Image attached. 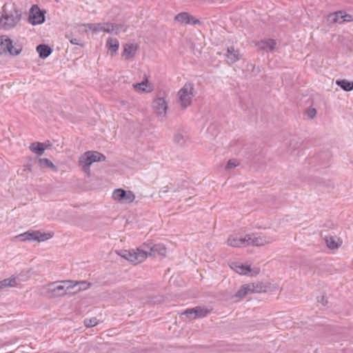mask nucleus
Masks as SVG:
<instances>
[{
	"mask_svg": "<svg viewBox=\"0 0 353 353\" xmlns=\"http://www.w3.org/2000/svg\"><path fill=\"white\" fill-rule=\"evenodd\" d=\"M323 305H325L327 303V300L325 299V297L323 296L321 298V300H319Z\"/></svg>",
	"mask_w": 353,
	"mask_h": 353,
	"instance_id": "nucleus-43",
	"label": "nucleus"
},
{
	"mask_svg": "<svg viewBox=\"0 0 353 353\" xmlns=\"http://www.w3.org/2000/svg\"><path fill=\"white\" fill-rule=\"evenodd\" d=\"M74 288L72 281H58L48 284L46 287V292L50 298H55L72 294L71 290Z\"/></svg>",
	"mask_w": 353,
	"mask_h": 353,
	"instance_id": "nucleus-2",
	"label": "nucleus"
},
{
	"mask_svg": "<svg viewBox=\"0 0 353 353\" xmlns=\"http://www.w3.org/2000/svg\"><path fill=\"white\" fill-rule=\"evenodd\" d=\"M154 250L152 241L145 242L140 248L132 250H121L119 255L134 264L143 262Z\"/></svg>",
	"mask_w": 353,
	"mask_h": 353,
	"instance_id": "nucleus-1",
	"label": "nucleus"
},
{
	"mask_svg": "<svg viewBox=\"0 0 353 353\" xmlns=\"http://www.w3.org/2000/svg\"><path fill=\"white\" fill-rule=\"evenodd\" d=\"M316 110L315 108H308L307 110V114L308 117H310V119L314 118V117L316 116Z\"/></svg>",
	"mask_w": 353,
	"mask_h": 353,
	"instance_id": "nucleus-39",
	"label": "nucleus"
},
{
	"mask_svg": "<svg viewBox=\"0 0 353 353\" xmlns=\"http://www.w3.org/2000/svg\"><path fill=\"white\" fill-rule=\"evenodd\" d=\"M106 46L108 50L116 52L119 47V41L117 39L110 37L107 40Z\"/></svg>",
	"mask_w": 353,
	"mask_h": 353,
	"instance_id": "nucleus-27",
	"label": "nucleus"
},
{
	"mask_svg": "<svg viewBox=\"0 0 353 353\" xmlns=\"http://www.w3.org/2000/svg\"><path fill=\"white\" fill-rule=\"evenodd\" d=\"M89 160L93 163L95 162L104 161L106 159L105 156L97 151H87L85 152Z\"/></svg>",
	"mask_w": 353,
	"mask_h": 353,
	"instance_id": "nucleus-20",
	"label": "nucleus"
},
{
	"mask_svg": "<svg viewBox=\"0 0 353 353\" xmlns=\"http://www.w3.org/2000/svg\"><path fill=\"white\" fill-rule=\"evenodd\" d=\"M341 15H343V11H338L334 13H331L327 16V20L332 23H341Z\"/></svg>",
	"mask_w": 353,
	"mask_h": 353,
	"instance_id": "nucleus-28",
	"label": "nucleus"
},
{
	"mask_svg": "<svg viewBox=\"0 0 353 353\" xmlns=\"http://www.w3.org/2000/svg\"><path fill=\"white\" fill-rule=\"evenodd\" d=\"M209 311L207 309L201 307H196L194 308L186 310L184 314H186L190 319H194L196 316L204 317L208 314Z\"/></svg>",
	"mask_w": 353,
	"mask_h": 353,
	"instance_id": "nucleus-14",
	"label": "nucleus"
},
{
	"mask_svg": "<svg viewBox=\"0 0 353 353\" xmlns=\"http://www.w3.org/2000/svg\"><path fill=\"white\" fill-rule=\"evenodd\" d=\"M92 164V163L89 160L85 152L79 159V165L88 176L90 174V165Z\"/></svg>",
	"mask_w": 353,
	"mask_h": 353,
	"instance_id": "nucleus-15",
	"label": "nucleus"
},
{
	"mask_svg": "<svg viewBox=\"0 0 353 353\" xmlns=\"http://www.w3.org/2000/svg\"><path fill=\"white\" fill-rule=\"evenodd\" d=\"M321 156H325V157H329V156H330V155H329V154H328L327 152H326V153H323V154H321Z\"/></svg>",
	"mask_w": 353,
	"mask_h": 353,
	"instance_id": "nucleus-45",
	"label": "nucleus"
},
{
	"mask_svg": "<svg viewBox=\"0 0 353 353\" xmlns=\"http://www.w3.org/2000/svg\"><path fill=\"white\" fill-rule=\"evenodd\" d=\"M36 49L39 57L43 59L48 57L52 52V49L47 44H39Z\"/></svg>",
	"mask_w": 353,
	"mask_h": 353,
	"instance_id": "nucleus-18",
	"label": "nucleus"
},
{
	"mask_svg": "<svg viewBox=\"0 0 353 353\" xmlns=\"http://www.w3.org/2000/svg\"><path fill=\"white\" fill-rule=\"evenodd\" d=\"M170 185H171L170 187L165 186L160 190V191H159V196L160 197H162L163 194L167 193L169 191H171L173 194H175V193L179 192L183 190L182 188H181V189L175 188L172 184H170Z\"/></svg>",
	"mask_w": 353,
	"mask_h": 353,
	"instance_id": "nucleus-30",
	"label": "nucleus"
},
{
	"mask_svg": "<svg viewBox=\"0 0 353 353\" xmlns=\"http://www.w3.org/2000/svg\"><path fill=\"white\" fill-rule=\"evenodd\" d=\"M28 170L30 172L31 171V168L29 167L28 168Z\"/></svg>",
	"mask_w": 353,
	"mask_h": 353,
	"instance_id": "nucleus-46",
	"label": "nucleus"
},
{
	"mask_svg": "<svg viewBox=\"0 0 353 353\" xmlns=\"http://www.w3.org/2000/svg\"><path fill=\"white\" fill-rule=\"evenodd\" d=\"M239 165L238 161L236 159H230L228 161L225 169L230 170L236 168Z\"/></svg>",
	"mask_w": 353,
	"mask_h": 353,
	"instance_id": "nucleus-37",
	"label": "nucleus"
},
{
	"mask_svg": "<svg viewBox=\"0 0 353 353\" xmlns=\"http://www.w3.org/2000/svg\"><path fill=\"white\" fill-rule=\"evenodd\" d=\"M21 13L15 7L10 11L6 8L3 9V13L0 17V28L8 30L14 28L21 20Z\"/></svg>",
	"mask_w": 353,
	"mask_h": 353,
	"instance_id": "nucleus-3",
	"label": "nucleus"
},
{
	"mask_svg": "<svg viewBox=\"0 0 353 353\" xmlns=\"http://www.w3.org/2000/svg\"><path fill=\"white\" fill-rule=\"evenodd\" d=\"M103 28H104L103 32H105L112 33L114 32L116 34H117L121 28V26L112 23H103Z\"/></svg>",
	"mask_w": 353,
	"mask_h": 353,
	"instance_id": "nucleus-26",
	"label": "nucleus"
},
{
	"mask_svg": "<svg viewBox=\"0 0 353 353\" xmlns=\"http://www.w3.org/2000/svg\"><path fill=\"white\" fill-rule=\"evenodd\" d=\"M276 41L274 39H268L259 41L256 46L261 50L265 51H272L276 46Z\"/></svg>",
	"mask_w": 353,
	"mask_h": 353,
	"instance_id": "nucleus-16",
	"label": "nucleus"
},
{
	"mask_svg": "<svg viewBox=\"0 0 353 353\" xmlns=\"http://www.w3.org/2000/svg\"><path fill=\"white\" fill-rule=\"evenodd\" d=\"M17 284L15 278H8L0 281V289L7 287H14Z\"/></svg>",
	"mask_w": 353,
	"mask_h": 353,
	"instance_id": "nucleus-29",
	"label": "nucleus"
},
{
	"mask_svg": "<svg viewBox=\"0 0 353 353\" xmlns=\"http://www.w3.org/2000/svg\"><path fill=\"white\" fill-rule=\"evenodd\" d=\"M231 268L239 274L248 275L252 271L250 266L238 263H233Z\"/></svg>",
	"mask_w": 353,
	"mask_h": 353,
	"instance_id": "nucleus-19",
	"label": "nucleus"
},
{
	"mask_svg": "<svg viewBox=\"0 0 353 353\" xmlns=\"http://www.w3.org/2000/svg\"><path fill=\"white\" fill-rule=\"evenodd\" d=\"M174 141L179 145H183L185 143V139L182 134L176 133L174 136Z\"/></svg>",
	"mask_w": 353,
	"mask_h": 353,
	"instance_id": "nucleus-34",
	"label": "nucleus"
},
{
	"mask_svg": "<svg viewBox=\"0 0 353 353\" xmlns=\"http://www.w3.org/2000/svg\"><path fill=\"white\" fill-rule=\"evenodd\" d=\"M261 290L260 289L254 288V283H250L243 285L234 295V297L243 299L249 293H258Z\"/></svg>",
	"mask_w": 353,
	"mask_h": 353,
	"instance_id": "nucleus-12",
	"label": "nucleus"
},
{
	"mask_svg": "<svg viewBox=\"0 0 353 353\" xmlns=\"http://www.w3.org/2000/svg\"><path fill=\"white\" fill-rule=\"evenodd\" d=\"M136 91L143 93L149 92L152 90V87L148 85V80L143 81L141 83L133 85Z\"/></svg>",
	"mask_w": 353,
	"mask_h": 353,
	"instance_id": "nucleus-22",
	"label": "nucleus"
},
{
	"mask_svg": "<svg viewBox=\"0 0 353 353\" xmlns=\"http://www.w3.org/2000/svg\"><path fill=\"white\" fill-rule=\"evenodd\" d=\"M30 150L37 155H41L46 150V146L43 143L33 142L30 145Z\"/></svg>",
	"mask_w": 353,
	"mask_h": 353,
	"instance_id": "nucleus-23",
	"label": "nucleus"
},
{
	"mask_svg": "<svg viewBox=\"0 0 353 353\" xmlns=\"http://www.w3.org/2000/svg\"><path fill=\"white\" fill-rule=\"evenodd\" d=\"M172 199L173 200H175V199H181V197H178L176 195H172V197H171Z\"/></svg>",
	"mask_w": 353,
	"mask_h": 353,
	"instance_id": "nucleus-44",
	"label": "nucleus"
},
{
	"mask_svg": "<svg viewBox=\"0 0 353 353\" xmlns=\"http://www.w3.org/2000/svg\"><path fill=\"white\" fill-rule=\"evenodd\" d=\"M165 93L156 95V117L162 121L166 117L168 103L164 98Z\"/></svg>",
	"mask_w": 353,
	"mask_h": 353,
	"instance_id": "nucleus-7",
	"label": "nucleus"
},
{
	"mask_svg": "<svg viewBox=\"0 0 353 353\" xmlns=\"http://www.w3.org/2000/svg\"><path fill=\"white\" fill-rule=\"evenodd\" d=\"M228 244L234 248L248 245L247 234L245 236L244 238L230 236L228 239Z\"/></svg>",
	"mask_w": 353,
	"mask_h": 353,
	"instance_id": "nucleus-17",
	"label": "nucleus"
},
{
	"mask_svg": "<svg viewBox=\"0 0 353 353\" xmlns=\"http://www.w3.org/2000/svg\"><path fill=\"white\" fill-rule=\"evenodd\" d=\"M103 23H94V32H103Z\"/></svg>",
	"mask_w": 353,
	"mask_h": 353,
	"instance_id": "nucleus-40",
	"label": "nucleus"
},
{
	"mask_svg": "<svg viewBox=\"0 0 353 353\" xmlns=\"http://www.w3.org/2000/svg\"><path fill=\"white\" fill-rule=\"evenodd\" d=\"M28 21L34 26L44 23L45 12L41 10L38 6H32L30 10Z\"/></svg>",
	"mask_w": 353,
	"mask_h": 353,
	"instance_id": "nucleus-6",
	"label": "nucleus"
},
{
	"mask_svg": "<svg viewBox=\"0 0 353 353\" xmlns=\"http://www.w3.org/2000/svg\"><path fill=\"white\" fill-rule=\"evenodd\" d=\"M0 54L8 52L12 56H17L22 51V46L15 43L13 45L12 41L6 36L0 37Z\"/></svg>",
	"mask_w": 353,
	"mask_h": 353,
	"instance_id": "nucleus-5",
	"label": "nucleus"
},
{
	"mask_svg": "<svg viewBox=\"0 0 353 353\" xmlns=\"http://www.w3.org/2000/svg\"><path fill=\"white\" fill-rule=\"evenodd\" d=\"M174 21L185 24L197 25L201 23V21L198 19H196L186 12H183L176 14L174 17Z\"/></svg>",
	"mask_w": 353,
	"mask_h": 353,
	"instance_id": "nucleus-11",
	"label": "nucleus"
},
{
	"mask_svg": "<svg viewBox=\"0 0 353 353\" xmlns=\"http://www.w3.org/2000/svg\"><path fill=\"white\" fill-rule=\"evenodd\" d=\"M73 285H74V287L79 285V287L78 290H77V291L85 290L90 285V284L87 283L85 281L76 282L75 283H73Z\"/></svg>",
	"mask_w": 353,
	"mask_h": 353,
	"instance_id": "nucleus-36",
	"label": "nucleus"
},
{
	"mask_svg": "<svg viewBox=\"0 0 353 353\" xmlns=\"http://www.w3.org/2000/svg\"><path fill=\"white\" fill-rule=\"evenodd\" d=\"M112 198L118 201L132 203L135 199V195L132 191H125L123 189L119 188L114 190Z\"/></svg>",
	"mask_w": 353,
	"mask_h": 353,
	"instance_id": "nucleus-9",
	"label": "nucleus"
},
{
	"mask_svg": "<svg viewBox=\"0 0 353 353\" xmlns=\"http://www.w3.org/2000/svg\"><path fill=\"white\" fill-rule=\"evenodd\" d=\"M248 245L262 246L271 243L274 241L273 237L267 236H256L254 234H247Z\"/></svg>",
	"mask_w": 353,
	"mask_h": 353,
	"instance_id": "nucleus-8",
	"label": "nucleus"
},
{
	"mask_svg": "<svg viewBox=\"0 0 353 353\" xmlns=\"http://www.w3.org/2000/svg\"><path fill=\"white\" fill-rule=\"evenodd\" d=\"M156 252L158 253L162 257H165L166 256L167 249L164 244L163 243H156Z\"/></svg>",
	"mask_w": 353,
	"mask_h": 353,
	"instance_id": "nucleus-32",
	"label": "nucleus"
},
{
	"mask_svg": "<svg viewBox=\"0 0 353 353\" xmlns=\"http://www.w3.org/2000/svg\"><path fill=\"white\" fill-rule=\"evenodd\" d=\"M98 324L97 318L85 319L84 320V325L87 327H92Z\"/></svg>",
	"mask_w": 353,
	"mask_h": 353,
	"instance_id": "nucleus-33",
	"label": "nucleus"
},
{
	"mask_svg": "<svg viewBox=\"0 0 353 353\" xmlns=\"http://www.w3.org/2000/svg\"><path fill=\"white\" fill-rule=\"evenodd\" d=\"M38 163L41 168H51L54 172L57 171V167L48 159H39Z\"/></svg>",
	"mask_w": 353,
	"mask_h": 353,
	"instance_id": "nucleus-25",
	"label": "nucleus"
},
{
	"mask_svg": "<svg viewBox=\"0 0 353 353\" xmlns=\"http://www.w3.org/2000/svg\"><path fill=\"white\" fill-rule=\"evenodd\" d=\"M226 61L229 65H232L242 57L239 50L235 49L234 47L228 48L227 52L225 54Z\"/></svg>",
	"mask_w": 353,
	"mask_h": 353,
	"instance_id": "nucleus-13",
	"label": "nucleus"
},
{
	"mask_svg": "<svg viewBox=\"0 0 353 353\" xmlns=\"http://www.w3.org/2000/svg\"><path fill=\"white\" fill-rule=\"evenodd\" d=\"M254 288L255 289H260V288H261V290L259 293L265 291V286L262 283H259L254 284Z\"/></svg>",
	"mask_w": 353,
	"mask_h": 353,
	"instance_id": "nucleus-42",
	"label": "nucleus"
},
{
	"mask_svg": "<svg viewBox=\"0 0 353 353\" xmlns=\"http://www.w3.org/2000/svg\"><path fill=\"white\" fill-rule=\"evenodd\" d=\"M137 50V47L132 43H127L124 46V49L123 52V56L125 57V59H128L134 56Z\"/></svg>",
	"mask_w": 353,
	"mask_h": 353,
	"instance_id": "nucleus-21",
	"label": "nucleus"
},
{
	"mask_svg": "<svg viewBox=\"0 0 353 353\" xmlns=\"http://www.w3.org/2000/svg\"><path fill=\"white\" fill-rule=\"evenodd\" d=\"M325 241L329 248L335 249L339 248V245L336 243L335 238L332 236H327L325 238Z\"/></svg>",
	"mask_w": 353,
	"mask_h": 353,
	"instance_id": "nucleus-31",
	"label": "nucleus"
},
{
	"mask_svg": "<svg viewBox=\"0 0 353 353\" xmlns=\"http://www.w3.org/2000/svg\"><path fill=\"white\" fill-rule=\"evenodd\" d=\"M341 23L344 21H352V16L348 14H345L343 12V15H341Z\"/></svg>",
	"mask_w": 353,
	"mask_h": 353,
	"instance_id": "nucleus-38",
	"label": "nucleus"
},
{
	"mask_svg": "<svg viewBox=\"0 0 353 353\" xmlns=\"http://www.w3.org/2000/svg\"><path fill=\"white\" fill-rule=\"evenodd\" d=\"M21 241H43L48 239L46 234H41L39 232H30L28 231L17 236Z\"/></svg>",
	"mask_w": 353,
	"mask_h": 353,
	"instance_id": "nucleus-10",
	"label": "nucleus"
},
{
	"mask_svg": "<svg viewBox=\"0 0 353 353\" xmlns=\"http://www.w3.org/2000/svg\"><path fill=\"white\" fill-rule=\"evenodd\" d=\"M65 37L70 41V42L73 45H78L82 46L83 45L81 43L80 41L77 38L72 37V33L67 34Z\"/></svg>",
	"mask_w": 353,
	"mask_h": 353,
	"instance_id": "nucleus-35",
	"label": "nucleus"
},
{
	"mask_svg": "<svg viewBox=\"0 0 353 353\" xmlns=\"http://www.w3.org/2000/svg\"><path fill=\"white\" fill-rule=\"evenodd\" d=\"M196 95L194 85L192 83H186L178 92V97L181 107L185 109L190 105L192 98Z\"/></svg>",
	"mask_w": 353,
	"mask_h": 353,
	"instance_id": "nucleus-4",
	"label": "nucleus"
},
{
	"mask_svg": "<svg viewBox=\"0 0 353 353\" xmlns=\"http://www.w3.org/2000/svg\"><path fill=\"white\" fill-rule=\"evenodd\" d=\"M336 84L342 88L344 91L350 92L353 90V82L346 79H338Z\"/></svg>",
	"mask_w": 353,
	"mask_h": 353,
	"instance_id": "nucleus-24",
	"label": "nucleus"
},
{
	"mask_svg": "<svg viewBox=\"0 0 353 353\" xmlns=\"http://www.w3.org/2000/svg\"><path fill=\"white\" fill-rule=\"evenodd\" d=\"M81 26H85L88 28L89 30L94 32V23H83Z\"/></svg>",
	"mask_w": 353,
	"mask_h": 353,
	"instance_id": "nucleus-41",
	"label": "nucleus"
}]
</instances>
